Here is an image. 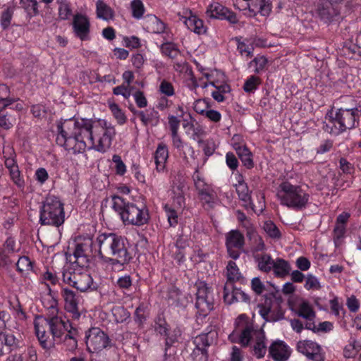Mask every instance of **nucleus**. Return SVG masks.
Returning <instances> with one entry per match:
<instances>
[{
  "instance_id": "nucleus-1",
  "label": "nucleus",
  "mask_w": 361,
  "mask_h": 361,
  "mask_svg": "<svg viewBox=\"0 0 361 361\" xmlns=\"http://www.w3.org/2000/svg\"><path fill=\"white\" fill-rule=\"evenodd\" d=\"M57 131L56 143L74 154L82 153L86 149L104 152L116 135L114 127L107 126L105 121L74 117L60 121Z\"/></svg>"
},
{
  "instance_id": "nucleus-2",
  "label": "nucleus",
  "mask_w": 361,
  "mask_h": 361,
  "mask_svg": "<svg viewBox=\"0 0 361 361\" xmlns=\"http://www.w3.org/2000/svg\"><path fill=\"white\" fill-rule=\"evenodd\" d=\"M44 322L49 327L51 338L47 334L45 329L39 323L35 322V329L40 345L45 350L54 348L56 342L61 341L70 328H73L69 320L58 316L49 317L44 319Z\"/></svg>"
},
{
  "instance_id": "nucleus-3",
  "label": "nucleus",
  "mask_w": 361,
  "mask_h": 361,
  "mask_svg": "<svg viewBox=\"0 0 361 361\" xmlns=\"http://www.w3.org/2000/svg\"><path fill=\"white\" fill-rule=\"evenodd\" d=\"M111 199L112 209L120 216L125 225L140 226L148 223L149 215L145 205L126 202L118 195H113Z\"/></svg>"
},
{
  "instance_id": "nucleus-4",
  "label": "nucleus",
  "mask_w": 361,
  "mask_h": 361,
  "mask_svg": "<svg viewBox=\"0 0 361 361\" xmlns=\"http://www.w3.org/2000/svg\"><path fill=\"white\" fill-rule=\"evenodd\" d=\"M359 112L358 108H341L334 115L331 110L326 115V119H328L329 123L323 122L322 129L331 135H339L346 130L354 128L356 123L358 124Z\"/></svg>"
},
{
  "instance_id": "nucleus-5",
  "label": "nucleus",
  "mask_w": 361,
  "mask_h": 361,
  "mask_svg": "<svg viewBox=\"0 0 361 361\" xmlns=\"http://www.w3.org/2000/svg\"><path fill=\"white\" fill-rule=\"evenodd\" d=\"M281 204L296 211L306 208L310 195L300 186L283 181L278 187L277 194Z\"/></svg>"
},
{
  "instance_id": "nucleus-6",
  "label": "nucleus",
  "mask_w": 361,
  "mask_h": 361,
  "mask_svg": "<svg viewBox=\"0 0 361 361\" xmlns=\"http://www.w3.org/2000/svg\"><path fill=\"white\" fill-rule=\"evenodd\" d=\"M65 220L63 204L55 196H48L40 208L39 223L59 227Z\"/></svg>"
},
{
  "instance_id": "nucleus-7",
  "label": "nucleus",
  "mask_w": 361,
  "mask_h": 361,
  "mask_svg": "<svg viewBox=\"0 0 361 361\" xmlns=\"http://www.w3.org/2000/svg\"><path fill=\"white\" fill-rule=\"evenodd\" d=\"M62 279L65 283L80 292L92 291L97 288V283L93 281L92 276L87 271L65 269L62 273Z\"/></svg>"
},
{
  "instance_id": "nucleus-8",
  "label": "nucleus",
  "mask_w": 361,
  "mask_h": 361,
  "mask_svg": "<svg viewBox=\"0 0 361 361\" xmlns=\"http://www.w3.org/2000/svg\"><path fill=\"white\" fill-rule=\"evenodd\" d=\"M235 329L228 336L232 343H238L242 347H247L252 336L257 331H255L252 323L249 322L247 316L245 314H240L235 322Z\"/></svg>"
},
{
  "instance_id": "nucleus-9",
  "label": "nucleus",
  "mask_w": 361,
  "mask_h": 361,
  "mask_svg": "<svg viewBox=\"0 0 361 361\" xmlns=\"http://www.w3.org/2000/svg\"><path fill=\"white\" fill-rule=\"evenodd\" d=\"M116 239L112 254H110L109 259H106V262L112 265L127 264L133 259L130 252L131 246L125 237L117 235Z\"/></svg>"
},
{
  "instance_id": "nucleus-10",
  "label": "nucleus",
  "mask_w": 361,
  "mask_h": 361,
  "mask_svg": "<svg viewBox=\"0 0 361 361\" xmlns=\"http://www.w3.org/2000/svg\"><path fill=\"white\" fill-rule=\"evenodd\" d=\"M85 339L87 350L90 353H99L111 345L109 336L97 327L89 329L85 332Z\"/></svg>"
},
{
  "instance_id": "nucleus-11",
  "label": "nucleus",
  "mask_w": 361,
  "mask_h": 361,
  "mask_svg": "<svg viewBox=\"0 0 361 361\" xmlns=\"http://www.w3.org/2000/svg\"><path fill=\"white\" fill-rule=\"evenodd\" d=\"M92 241L91 239H84L76 241L73 254L69 255L70 262L76 264L80 267H87L92 256Z\"/></svg>"
},
{
  "instance_id": "nucleus-12",
  "label": "nucleus",
  "mask_w": 361,
  "mask_h": 361,
  "mask_svg": "<svg viewBox=\"0 0 361 361\" xmlns=\"http://www.w3.org/2000/svg\"><path fill=\"white\" fill-rule=\"evenodd\" d=\"M341 4L331 0H318L315 5V13L325 23H331L340 15Z\"/></svg>"
},
{
  "instance_id": "nucleus-13",
  "label": "nucleus",
  "mask_w": 361,
  "mask_h": 361,
  "mask_svg": "<svg viewBox=\"0 0 361 361\" xmlns=\"http://www.w3.org/2000/svg\"><path fill=\"white\" fill-rule=\"evenodd\" d=\"M195 307L200 316L205 317L214 308V299L209 288L200 286L196 293Z\"/></svg>"
},
{
  "instance_id": "nucleus-14",
  "label": "nucleus",
  "mask_w": 361,
  "mask_h": 361,
  "mask_svg": "<svg viewBox=\"0 0 361 361\" xmlns=\"http://www.w3.org/2000/svg\"><path fill=\"white\" fill-rule=\"evenodd\" d=\"M192 178L200 200L207 204L209 207H213L216 199L215 192L211 185L207 184L200 176L197 169L195 170Z\"/></svg>"
},
{
  "instance_id": "nucleus-15",
  "label": "nucleus",
  "mask_w": 361,
  "mask_h": 361,
  "mask_svg": "<svg viewBox=\"0 0 361 361\" xmlns=\"http://www.w3.org/2000/svg\"><path fill=\"white\" fill-rule=\"evenodd\" d=\"M233 5L239 10L247 8L254 15L259 13L263 16H268L271 11L270 0H235Z\"/></svg>"
},
{
  "instance_id": "nucleus-16",
  "label": "nucleus",
  "mask_w": 361,
  "mask_h": 361,
  "mask_svg": "<svg viewBox=\"0 0 361 361\" xmlns=\"http://www.w3.org/2000/svg\"><path fill=\"white\" fill-rule=\"evenodd\" d=\"M208 333L201 334L197 336L193 341L195 348L191 353V357L193 361H207L208 351L207 348L211 345V341L209 340Z\"/></svg>"
},
{
  "instance_id": "nucleus-17",
  "label": "nucleus",
  "mask_w": 361,
  "mask_h": 361,
  "mask_svg": "<svg viewBox=\"0 0 361 361\" xmlns=\"http://www.w3.org/2000/svg\"><path fill=\"white\" fill-rule=\"evenodd\" d=\"M206 15L211 18L226 20L232 24L238 22L236 15L218 2H213L207 7Z\"/></svg>"
},
{
  "instance_id": "nucleus-18",
  "label": "nucleus",
  "mask_w": 361,
  "mask_h": 361,
  "mask_svg": "<svg viewBox=\"0 0 361 361\" xmlns=\"http://www.w3.org/2000/svg\"><path fill=\"white\" fill-rule=\"evenodd\" d=\"M117 234L114 233H102L97 238V243L99 246V255L104 262L109 259L110 254H112L113 249Z\"/></svg>"
},
{
  "instance_id": "nucleus-19",
  "label": "nucleus",
  "mask_w": 361,
  "mask_h": 361,
  "mask_svg": "<svg viewBox=\"0 0 361 361\" xmlns=\"http://www.w3.org/2000/svg\"><path fill=\"white\" fill-rule=\"evenodd\" d=\"M297 350L309 360L313 361H322L324 360L320 345L314 341L309 340L300 341L297 344Z\"/></svg>"
},
{
  "instance_id": "nucleus-20",
  "label": "nucleus",
  "mask_w": 361,
  "mask_h": 361,
  "mask_svg": "<svg viewBox=\"0 0 361 361\" xmlns=\"http://www.w3.org/2000/svg\"><path fill=\"white\" fill-rule=\"evenodd\" d=\"M224 300L226 303L231 305L234 302H250V296L240 288H235L232 283H226L224 286Z\"/></svg>"
},
{
  "instance_id": "nucleus-21",
  "label": "nucleus",
  "mask_w": 361,
  "mask_h": 361,
  "mask_svg": "<svg viewBox=\"0 0 361 361\" xmlns=\"http://www.w3.org/2000/svg\"><path fill=\"white\" fill-rule=\"evenodd\" d=\"M90 26L89 20L85 16L80 13L74 16L73 22L74 32L81 40L89 39Z\"/></svg>"
},
{
  "instance_id": "nucleus-22",
  "label": "nucleus",
  "mask_w": 361,
  "mask_h": 361,
  "mask_svg": "<svg viewBox=\"0 0 361 361\" xmlns=\"http://www.w3.org/2000/svg\"><path fill=\"white\" fill-rule=\"evenodd\" d=\"M184 24L186 27L197 35H204L207 32V27L204 25L202 20L197 18V16L192 14L191 11L185 12Z\"/></svg>"
},
{
  "instance_id": "nucleus-23",
  "label": "nucleus",
  "mask_w": 361,
  "mask_h": 361,
  "mask_svg": "<svg viewBox=\"0 0 361 361\" xmlns=\"http://www.w3.org/2000/svg\"><path fill=\"white\" fill-rule=\"evenodd\" d=\"M269 353L275 361H286L290 352L283 341H276L269 347Z\"/></svg>"
},
{
  "instance_id": "nucleus-24",
  "label": "nucleus",
  "mask_w": 361,
  "mask_h": 361,
  "mask_svg": "<svg viewBox=\"0 0 361 361\" xmlns=\"http://www.w3.org/2000/svg\"><path fill=\"white\" fill-rule=\"evenodd\" d=\"M78 331L77 329L73 327L70 328L69 331L62 337L61 341H58V342H61L64 346L66 347V350L74 353L78 348Z\"/></svg>"
},
{
  "instance_id": "nucleus-25",
  "label": "nucleus",
  "mask_w": 361,
  "mask_h": 361,
  "mask_svg": "<svg viewBox=\"0 0 361 361\" xmlns=\"http://www.w3.org/2000/svg\"><path fill=\"white\" fill-rule=\"evenodd\" d=\"M168 157L169 149L167 145L164 142L159 143L154 153V161L158 171L164 169Z\"/></svg>"
},
{
  "instance_id": "nucleus-26",
  "label": "nucleus",
  "mask_w": 361,
  "mask_h": 361,
  "mask_svg": "<svg viewBox=\"0 0 361 361\" xmlns=\"http://www.w3.org/2000/svg\"><path fill=\"white\" fill-rule=\"evenodd\" d=\"M140 119L143 126L155 127L159 123L160 116L154 108H149L141 111Z\"/></svg>"
},
{
  "instance_id": "nucleus-27",
  "label": "nucleus",
  "mask_w": 361,
  "mask_h": 361,
  "mask_svg": "<svg viewBox=\"0 0 361 361\" xmlns=\"http://www.w3.org/2000/svg\"><path fill=\"white\" fill-rule=\"evenodd\" d=\"M245 244L244 235L238 230H232L226 234V248L236 247L241 249Z\"/></svg>"
},
{
  "instance_id": "nucleus-28",
  "label": "nucleus",
  "mask_w": 361,
  "mask_h": 361,
  "mask_svg": "<svg viewBox=\"0 0 361 361\" xmlns=\"http://www.w3.org/2000/svg\"><path fill=\"white\" fill-rule=\"evenodd\" d=\"M234 149L243 165L249 169L253 168L252 154L249 149L245 145H240L238 144L234 145Z\"/></svg>"
},
{
  "instance_id": "nucleus-29",
  "label": "nucleus",
  "mask_w": 361,
  "mask_h": 361,
  "mask_svg": "<svg viewBox=\"0 0 361 361\" xmlns=\"http://www.w3.org/2000/svg\"><path fill=\"white\" fill-rule=\"evenodd\" d=\"M0 338L6 350L11 352L21 349L19 347V340L10 331L1 332Z\"/></svg>"
},
{
  "instance_id": "nucleus-30",
  "label": "nucleus",
  "mask_w": 361,
  "mask_h": 361,
  "mask_svg": "<svg viewBox=\"0 0 361 361\" xmlns=\"http://www.w3.org/2000/svg\"><path fill=\"white\" fill-rule=\"evenodd\" d=\"M265 339L266 337L263 331L256 332L255 343L253 345V351L255 355L257 358H262L266 354L267 345L265 344Z\"/></svg>"
},
{
  "instance_id": "nucleus-31",
  "label": "nucleus",
  "mask_w": 361,
  "mask_h": 361,
  "mask_svg": "<svg viewBox=\"0 0 361 361\" xmlns=\"http://www.w3.org/2000/svg\"><path fill=\"white\" fill-rule=\"evenodd\" d=\"M254 258L257 262V267L260 271L268 273L273 269L274 260L269 255H255Z\"/></svg>"
},
{
  "instance_id": "nucleus-32",
  "label": "nucleus",
  "mask_w": 361,
  "mask_h": 361,
  "mask_svg": "<svg viewBox=\"0 0 361 361\" xmlns=\"http://www.w3.org/2000/svg\"><path fill=\"white\" fill-rule=\"evenodd\" d=\"M145 29L152 33H161L164 32L165 25L155 16H149L145 22Z\"/></svg>"
},
{
  "instance_id": "nucleus-33",
  "label": "nucleus",
  "mask_w": 361,
  "mask_h": 361,
  "mask_svg": "<svg viewBox=\"0 0 361 361\" xmlns=\"http://www.w3.org/2000/svg\"><path fill=\"white\" fill-rule=\"evenodd\" d=\"M97 16L104 20L109 21L114 18V11L102 0H98L96 3Z\"/></svg>"
},
{
  "instance_id": "nucleus-34",
  "label": "nucleus",
  "mask_w": 361,
  "mask_h": 361,
  "mask_svg": "<svg viewBox=\"0 0 361 361\" xmlns=\"http://www.w3.org/2000/svg\"><path fill=\"white\" fill-rule=\"evenodd\" d=\"M235 187L239 199L245 203L248 202L251 204V197L248 186L247 183H245L243 176H239V180H238V183L235 185Z\"/></svg>"
},
{
  "instance_id": "nucleus-35",
  "label": "nucleus",
  "mask_w": 361,
  "mask_h": 361,
  "mask_svg": "<svg viewBox=\"0 0 361 361\" xmlns=\"http://www.w3.org/2000/svg\"><path fill=\"white\" fill-rule=\"evenodd\" d=\"M273 270L276 276L283 278L290 274L291 267L287 261L278 258L274 261Z\"/></svg>"
},
{
  "instance_id": "nucleus-36",
  "label": "nucleus",
  "mask_w": 361,
  "mask_h": 361,
  "mask_svg": "<svg viewBox=\"0 0 361 361\" xmlns=\"http://www.w3.org/2000/svg\"><path fill=\"white\" fill-rule=\"evenodd\" d=\"M62 293L66 310H75V307H78L79 296L76 295L75 292L68 288L63 289Z\"/></svg>"
},
{
  "instance_id": "nucleus-37",
  "label": "nucleus",
  "mask_w": 361,
  "mask_h": 361,
  "mask_svg": "<svg viewBox=\"0 0 361 361\" xmlns=\"http://www.w3.org/2000/svg\"><path fill=\"white\" fill-rule=\"evenodd\" d=\"M18 99L10 97V89L4 85H0V104H2L3 109H7L13 105Z\"/></svg>"
},
{
  "instance_id": "nucleus-38",
  "label": "nucleus",
  "mask_w": 361,
  "mask_h": 361,
  "mask_svg": "<svg viewBox=\"0 0 361 361\" xmlns=\"http://www.w3.org/2000/svg\"><path fill=\"white\" fill-rule=\"evenodd\" d=\"M16 119L11 112H8L7 109H0V126L5 130H8L13 127Z\"/></svg>"
},
{
  "instance_id": "nucleus-39",
  "label": "nucleus",
  "mask_w": 361,
  "mask_h": 361,
  "mask_svg": "<svg viewBox=\"0 0 361 361\" xmlns=\"http://www.w3.org/2000/svg\"><path fill=\"white\" fill-rule=\"evenodd\" d=\"M183 188V185L181 183L173 186L172 188L173 204L178 208H182L185 206V197Z\"/></svg>"
},
{
  "instance_id": "nucleus-40",
  "label": "nucleus",
  "mask_w": 361,
  "mask_h": 361,
  "mask_svg": "<svg viewBox=\"0 0 361 361\" xmlns=\"http://www.w3.org/2000/svg\"><path fill=\"white\" fill-rule=\"evenodd\" d=\"M247 238L250 242L251 251L252 252L264 251L266 249L264 242L257 232L251 235Z\"/></svg>"
},
{
  "instance_id": "nucleus-41",
  "label": "nucleus",
  "mask_w": 361,
  "mask_h": 361,
  "mask_svg": "<svg viewBox=\"0 0 361 361\" xmlns=\"http://www.w3.org/2000/svg\"><path fill=\"white\" fill-rule=\"evenodd\" d=\"M227 281L226 283H232L238 281L241 278V274L239 271L236 264L233 261H229L227 265Z\"/></svg>"
},
{
  "instance_id": "nucleus-42",
  "label": "nucleus",
  "mask_w": 361,
  "mask_h": 361,
  "mask_svg": "<svg viewBox=\"0 0 361 361\" xmlns=\"http://www.w3.org/2000/svg\"><path fill=\"white\" fill-rule=\"evenodd\" d=\"M298 315L305 319H315L316 313L307 302H302L298 310Z\"/></svg>"
},
{
  "instance_id": "nucleus-43",
  "label": "nucleus",
  "mask_w": 361,
  "mask_h": 361,
  "mask_svg": "<svg viewBox=\"0 0 361 361\" xmlns=\"http://www.w3.org/2000/svg\"><path fill=\"white\" fill-rule=\"evenodd\" d=\"M20 6L30 16H35L39 13L37 0H20Z\"/></svg>"
},
{
  "instance_id": "nucleus-44",
  "label": "nucleus",
  "mask_w": 361,
  "mask_h": 361,
  "mask_svg": "<svg viewBox=\"0 0 361 361\" xmlns=\"http://www.w3.org/2000/svg\"><path fill=\"white\" fill-rule=\"evenodd\" d=\"M263 229L267 233V235L274 239H279L281 236V233L276 226V224L271 221H267L264 223Z\"/></svg>"
},
{
  "instance_id": "nucleus-45",
  "label": "nucleus",
  "mask_w": 361,
  "mask_h": 361,
  "mask_svg": "<svg viewBox=\"0 0 361 361\" xmlns=\"http://www.w3.org/2000/svg\"><path fill=\"white\" fill-rule=\"evenodd\" d=\"M161 50L162 54L171 59H176L178 56H180L178 49L173 43L166 42L162 44L161 46Z\"/></svg>"
},
{
  "instance_id": "nucleus-46",
  "label": "nucleus",
  "mask_w": 361,
  "mask_h": 361,
  "mask_svg": "<svg viewBox=\"0 0 361 361\" xmlns=\"http://www.w3.org/2000/svg\"><path fill=\"white\" fill-rule=\"evenodd\" d=\"M260 84V79L255 75H251L244 83L243 90L247 93L252 92Z\"/></svg>"
},
{
  "instance_id": "nucleus-47",
  "label": "nucleus",
  "mask_w": 361,
  "mask_h": 361,
  "mask_svg": "<svg viewBox=\"0 0 361 361\" xmlns=\"http://www.w3.org/2000/svg\"><path fill=\"white\" fill-rule=\"evenodd\" d=\"M171 137H172L173 146L176 149H177L178 151H180L183 149V148L185 145L188 147V151L190 152L191 157L194 158L195 151H194L193 147L191 146H188L186 144H184L181 137L178 135V133L171 134Z\"/></svg>"
},
{
  "instance_id": "nucleus-48",
  "label": "nucleus",
  "mask_w": 361,
  "mask_h": 361,
  "mask_svg": "<svg viewBox=\"0 0 361 361\" xmlns=\"http://www.w3.org/2000/svg\"><path fill=\"white\" fill-rule=\"evenodd\" d=\"M17 270L20 273L28 271L32 268V263L29 257L26 256L20 257L16 262Z\"/></svg>"
},
{
  "instance_id": "nucleus-49",
  "label": "nucleus",
  "mask_w": 361,
  "mask_h": 361,
  "mask_svg": "<svg viewBox=\"0 0 361 361\" xmlns=\"http://www.w3.org/2000/svg\"><path fill=\"white\" fill-rule=\"evenodd\" d=\"M110 109L114 118L119 125H123L126 122V116L122 109L116 104L110 105Z\"/></svg>"
},
{
  "instance_id": "nucleus-50",
  "label": "nucleus",
  "mask_w": 361,
  "mask_h": 361,
  "mask_svg": "<svg viewBox=\"0 0 361 361\" xmlns=\"http://www.w3.org/2000/svg\"><path fill=\"white\" fill-rule=\"evenodd\" d=\"M155 330L161 335L167 336L169 331V325L165 319L159 316L155 320Z\"/></svg>"
},
{
  "instance_id": "nucleus-51",
  "label": "nucleus",
  "mask_w": 361,
  "mask_h": 361,
  "mask_svg": "<svg viewBox=\"0 0 361 361\" xmlns=\"http://www.w3.org/2000/svg\"><path fill=\"white\" fill-rule=\"evenodd\" d=\"M164 209L166 212L168 222L170 226H176L178 224V214L177 212L168 204H165Z\"/></svg>"
},
{
  "instance_id": "nucleus-52",
  "label": "nucleus",
  "mask_w": 361,
  "mask_h": 361,
  "mask_svg": "<svg viewBox=\"0 0 361 361\" xmlns=\"http://www.w3.org/2000/svg\"><path fill=\"white\" fill-rule=\"evenodd\" d=\"M8 171L11 179L13 180L14 184H16L18 188H23L25 182L20 176V171H19L18 166L14 167V169H11V170Z\"/></svg>"
},
{
  "instance_id": "nucleus-53",
  "label": "nucleus",
  "mask_w": 361,
  "mask_h": 361,
  "mask_svg": "<svg viewBox=\"0 0 361 361\" xmlns=\"http://www.w3.org/2000/svg\"><path fill=\"white\" fill-rule=\"evenodd\" d=\"M133 16L135 18H140L145 11L144 6L140 0H133L131 2Z\"/></svg>"
},
{
  "instance_id": "nucleus-54",
  "label": "nucleus",
  "mask_w": 361,
  "mask_h": 361,
  "mask_svg": "<svg viewBox=\"0 0 361 361\" xmlns=\"http://www.w3.org/2000/svg\"><path fill=\"white\" fill-rule=\"evenodd\" d=\"M345 233V226L344 225H336L334 229V240L336 247L341 244L342 238Z\"/></svg>"
},
{
  "instance_id": "nucleus-55",
  "label": "nucleus",
  "mask_w": 361,
  "mask_h": 361,
  "mask_svg": "<svg viewBox=\"0 0 361 361\" xmlns=\"http://www.w3.org/2000/svg\"><path fill=\"white\" fill-rule=\"evenodd\" d=\"M13 14V9L8 7L1 14V25L3 29H6L11 24V19Z\"/></svg>"
},
{
  "instance_id": "nucleus-56",
  "label": "nucleus",
  "mask_w": 361,
  "mask_h": 361,
  "mask_svg": "<svg viewBox=\"0 0 361 361\" xmlns=\"http://www.w3.org/2000/svg\"><path fill=\"white\" fill-rule=\"evenodd\" d=\"M180 290L176 287H171L168 292V300L171 301V305L178 306L180 305Z\"/></svg>"
},
{
  "instance_id": "nucleus-57",
  "label": "nucleus",
  "mask_w": 361,
  "mask_h": 361,
  "mask_svg": "<svg viewBox=\"0 0 361 361\" xmlns=\"http://www.w3.org/2000/svg\"><path fill=\"white\" fill-rule=\"evenodd\" d=\"M159 91L161 94L171 97L175 94V90L171 82L166 80H163L159 85Z\"/></svg>"
},
{
  "instance_id": "nucleus-58",
  "label": "nucleus",
  "mask_w": 361,
  "mask_h": 361,
  "mask_svg": "<svg viewBox=\"0 0 361 361\" xmlns=\"http://www.w3.org/2000/svg\"><path fill=\"white\" fill-rule=\"evenodd\" d=\"M304 286L307 290H319L321 288V285L319 280L312 274H307V276H306L305 283Z\"/></svg>"
},
{
  "instance_id": "nucleus-59",
  "label": "nucleus",
  "mask_w": 361,
  "mask_h": 361,
  "mask_svg": "<svg viewBox=\"0 0 361 361\" xmlns=\"http://www.w3.org/2000/svg\"><path fill=\"white\" fill-rule=\"evenodd\" d=\"M112 161L115 164V170L116 174L123 176L126 171V166L122 161L121 157L118 154H114L112 157Z\"/></svg>"
},
{
  "instance_id": "nucleus-60",
  "label": "nucleus",
  "mask_w": 361,
  "mask_h": 361,
  "mask_svg": "<svg viewBox=\"0 0 361 361\" xmlns=\"http://www.w3.org/2000/svg\"><path fill=\"white\" fill-rule=\"evenodd\" d=\"M72 15V11L67 3L60 2L59 7V16L61 20H67Z\"/></svg>"
},
{
  "instance_id": "nucleus-61",
  "label": "nucleus",
  "mask_w": 361,
  "mask_h": 361,
  "mask_svg": "<svg viewBox=\"0 0 361 361\" xmlns=\"http://www.w3.org/2000/svg\"><path fill=\"white\" fill-rule=\"evenodd\" d=\"M251 288L258 295H260L266 289L264 284L259 277H255L252 279Z\"/></svg>"
},
{
  "instance_id": "nucleus-62",
  "label": "nucleus",
  "mask_w": 361,
  "mask_h": 361,
  "mask_svg": "<svg viewBox=\"0 0 361 361\" xmlns=\"http://www.w3.org/2000/svg\"><path fill=\"white\" fill-rule=\"evenodd\" d=\"M193 109L197 114L204 115L209 109V104L206 99H197L194 103Z\"/></svg>"
},
{
  "instance_id": "nucleus-63",
  "label": "nucleus",
  "mask_w": 361,
  "mask_h": 361,
  "mask_svg": "<svg viewBox=\"0 0 361 361\" xmlns=\"http://www.w3.org/2000/svg\"><path fill=\"white\" fill-rule=\"evenodd\" d=\"M133 96L137 107L145 108L147 106V99L143 92L137 90L135 93H133Z\"/></svg>"
},
{
  "instance_id": "nucleus-64",
  "label": "nucleus",
  "mask_w": 361,
  "mask_h": 361,
  "mask_svg": "<svg viewBox=\"0 0 361 361\" xmlns=\"http://www.w3.org/2000/svg\"><path fill=\"white\" fill-rule=\"evenodd\" d=\"M250 64H255V73H259L264 70L265 66L267 63V59L265 56H257L255 57L250 63Z\"/></svg>"
}]
</instances>
